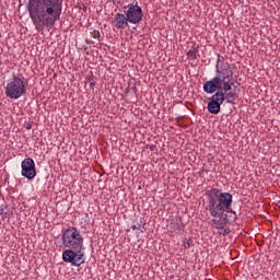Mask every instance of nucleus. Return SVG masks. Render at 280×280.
I'll return each mask as SVG.
<instances>
[{"label":"nucleus","mask_w":280,"mask_h":280,"mask_svg":"<svg viewBox=\"0 0 280 280\" xmlns=\"http://www.w3.org/2000/svg\"><path fill=\"white\" fill-rule=\"evenodd\" d=\"M217 75L203 83V91L208 94H213L208 103V113L218 115L222 104H235L237 93L233 89V70L229 62L220 63V59L215 65Z\"/></svg>","instance_id":"1"},{"label":"nucleus","mask_w":280,"mask_h":280,"mask_svg":"<svg viewBox=\"0 0 280 280\" xmlns=\"http://www.w3.org/2000/svg\"><path fill=\"white\" fill-rule=\"evenodd\" d=\"M28 14L37 32L54 27L62 14L61 0H28Z\"/></svg>","instance_id":"2"},{"label":"nucleus","mask_w":280,"mask_h":280,"mask_svg":"<svg viewBox=\"0 0 280 280\" xmlns=\"http://www.w3.org/2000/svg\"><path fill=\"white\" fill-rule=\"evenodd\" d=\"M62 244L66 250L62 253V260L80 268L84 264V237L78 229L70 226L62 233Z\"/></svg>","instance_id":"3"},{"label":"nucleus","mask_w":280,"mask_h":280,"mask_svg":"<svg viewBox=\"0 0 280 280\" xmlns=\"http://www.w3.org/2000/svg\"><path fill=\"white\" fill-rule=\"evenodd\" d=\"M205 209L212 218H223L224 213H231L233 207V195L222 192L218 188L206 191L203 200Z\"/></svg>","instance_id":"4"},{"label":"nucleus","mask_w":280,"mask_h":280,"mask_svg":"<svg viewBox=\"0 0 280 280\" xmlns=\"http://www.w3.org/2000/svg\"><path fill=\"white\" fill-rule=\"evenodd\" d=\"M4 93L9 100H20L23 95L27 94V86L21 77L14 75L7 82Z\"/></svg>","instance_id":"5"},{"label":"nucleus","mask_w":280,"mask_h":280,"mask_svg":"<svg viewBox=\"0 0 280 280\" xmlns=\"http://www.w3.org/2000/svg\"><path fill=\"white\" fill-rule=\"evenodd\" d=\"M124 13L131 25H137V23H141L143 20V10L139 7V2L124 7Z\"/></svg>","instance_id":"6"},{"label":"nucleus","mask_w":280,"mask_h":280,"mask_svg":"<svg viewBox=\"0 0 280 280\" xmlns=\"http://www.w3.org/2000/svg\"><path fill=\"white\" fill-rule=\"evenodd\" d=\"M21 174L27 180H34L36 178V163L32 158L24 159L21 163Z\"/></svg>","instance_id":"7"},{"label":"nucleus","mask_w":280,"mask_h":280,"mask_svg":"<svg viewBox=\"0 0 280 280\" xmlns=\"http://www.w3.org/2000/svg\"><path fill=\"white\" fill-rule=\"evenodd\" d=\"M129 23L127 15L124 13H116L113 20V26L116 27V30H126Z\"/></svg>","instance_id":"8"},{"label":"nucleus","mask_w":280,"mask_h":280,"mask_svg":"<svg viewBox=\"0 0 280 280\" xmlns=\"http://www.w3.org/2000/svg\"><path fill=\"white\" fill-rule=\"evenodd\" d=\"M211 224L214 229L218 230L219 235H229L231 233V230L224 229V222L222 221V218H213L211 220Z\"/></svg>","instance_id":"9"},{"label":"nucleus","mask_w":280,"mask_h":280,"mask_svg":"<svg viewBox=\"0 0 280 280\" xmlns=\"http://www.w3.org/2000/svg\"><path fill=\"white\" fill-rule=\"evenodd\" d=\"M188 58H191L192 60H196V50H189L187 52Z\"/></svg>","instance_id":"10"},{"label":"nucleus","mask_w":280,"mask_h":280,"mask_svg":"<svg viewBox=\"0 0 280 280\" xmlns=\"http://www.w3.org/2000/svg\"><path fill=\"white\" fill-rule=\"evenodd\" d=\"M91 35H92V37H94V38H96L97 40H100V36H101L100 31H93V32L91 33Z\"/></svg>","instance_id":"11"}]
</instances>
